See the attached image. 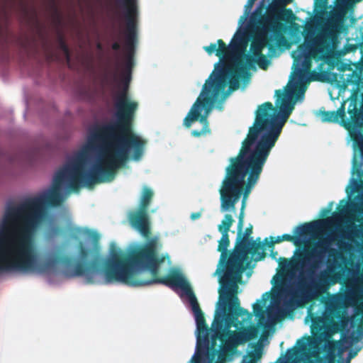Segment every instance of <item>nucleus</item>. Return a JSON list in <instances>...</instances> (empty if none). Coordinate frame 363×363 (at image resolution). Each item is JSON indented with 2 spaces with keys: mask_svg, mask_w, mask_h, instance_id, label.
I'll use <instances>...</instances> for the list:
<instances>
[{
  "mask_svg": "<svg viewBox=\"0 0 363 363\" xmlns=\"http://www.w3.org/2000/svg\"><path fill=\"white\" fill-rule=\"evenodd\" d=\"M291 0H247L238 27L227 45L218 39L203 47L208 55H216L218 60L202 85L201 91L183 120L189 128L199 121L203 128L191 134L199 137L210 132L207 118L214 108L223 104L234 90L244 89L250 83L251 71L257 67L265 69L271 58L277 56L276 48L286 46L284 20H289L292 11L286 9Z\"/></svg>",
  "mask_w": 363,
  "mask_h": 363,
  "instance_id": "f257e3e1",
  "label": "nucleus"
},
{
  "mask_svg": "<svg viewBox=\"0 0 363 363\" xmlns=\"http://www.w3.org/2000/svg\"><path fill=\"white\" fill-rule=\"evenodd\" d=\"M306 91H275V108L270 102L259 106L255 119L250 128L247 138L237 157L229 160L224 178L240 179L242 204L238 223V234L234 247L230 252L229 264L238 265L247 261L249 271L257 262L264 260V249L260 238L250 237L252 228L242 233L245 208L249 194L257 183L272 150L279 140L282 128L296 103L304 100Z\"/></svg>",
  "mask_w": 363,
  "mask_h": 363,
  "instance_id": "f03ea898",
  "label": "nucleus"
},
{
  "mask_svg": "<svg viewBox=\"0 0 363 363\" xmlns=\"http://www.w3.org/2000/svg\"><path fill=\"white\" fill-rule=\"evenodd\" d=\"M153 195L152 189L144 186L137 209L128 213L131 226L147 238V241L130 244L128 255L125 256L115 242H111L108 255L102 256L97 244L99 239L98 233L86 228H77L71 235L76 242L77 256L70 259L60 258L56 253L50 252L47 255L48 262L68 267L72 272L89 270L98 272H157L160 264L165 262L170 266L171 260L167 253L158 255L162 247L159 238H147L151 224L147 208Z\"/></svg>",
  "mask_w": 363,
  "mask_h": 363,
  "instance_id": "7ed1b4c3",
  "label": "nucleus"
},
{
  "mask_svg": "<svg viewBox=\"0 0 363 363\" xmlns=\"http://www.w3.org/2000/svg\"><path fill=\"white\" fill-rule=\"evenodd\" d=\"M143 274H89V284H121L138 287L154 284H162L172 289H181L189 298L191 310L196 323L198 335L196 353L203 357L207 363H213L216 355L220 351L224 354H233L238 345V333L230 330L231 327L242 328L248 325L252 315L249 311L224 312L216 311L212 328L206 323L197 298L190 284L184 274H167L159 277L160 274H150L151 278L144 279Z\"/></svg>",
  "mask_w": 363,
  "mask_h": 363,
  "instance_id": "20e7f679",
  "label": "nucleus"
},
{
  "mask_svg": "<svg viewBox=\"0 0 363 363\" xmlns=\"http://www.w3.org/2000/svg\"><path fill=\"white\" fill-rule=\"evenodd\" d=\"M359 184L353 177H351L345 187L346 196L337 203V211L333 212L330 217L301 224L293 230V243L298 246L307 245L311 240L310 235L316 237L332 226H335L336 229L342 226L340 228L338 235L340 239L337 242L340 251L335 252L333 263V267L339 269L337 272H340V268L335 261L337 253L339 252L343 255V252L346 253L340 247V242L352 240L356 230H362V228H357L356 223L363 220V192L359 195H354Z\"/></svg>",
  "mask_w": 363,
  "mask_h": 363,
  "instance_id": "39448f33",
  "label": "nucleus"
},
{
  "mask_svg": "<svg viewBox=\"0 0 363 363\" xmlns=\"http://www.w3.org/2000/svg\"><path fill=\"white\" fill-rule=\"evenodd\" d=\"M233 175L231 177L223 178L219 188L220 194V211L224 213V217L218 225V230L221 233V238L218 240V251L220 252L219 262L215 272H244L249 270L247 261L235 263L234 265L229 264L230 251L227 250L230 245L228 232L234 223V216L236 215L235 204L240 199V179L235 181ZM241 179V177H240Z\"/></svg>",
  "mask_w": 363,
  "mask_h": 363,
  "instance_id": "423d86ee",
  "label": "nucleus"
},
{
  "mask_svg": "<svg viewBox=\"0 0 363 363\" xmlns=\"http://www.w3.org/2000/svg\"><path fill=\"white\" fill-rule=\"evenodd\" d=\"M337 236L333 232L328 233L323 240H318L310 250L306 247L296 248L291 258L277 257V252L271 250L270 257L278 267L277 272H318L326 262V255Z\"/></svg>",
  "mask_w": 363,
  "mask_h": 363,
  "instance_id": "0eeeda50",
  "label": "nucleus"
},
{
  "mask_svg": "<svg viewBox=\"0 0 363 363\" xmlns=\"http://www.w3.org/2000/svg\"><path fill=\"white\" fill-rule=\"evenodd\" d=\"M312 276L307 274L289 275L291 282L288 290L289 298L284 301L283 307L277 306V312L280 316H286L288 312L304 306L315 296L328 291L330 286L325 276L318 275L317 281Z\"/></svg>",
  "mask_w": 363,
  "mask_h": 363,
  "instance_id": "6e6552de",
  "label": "nucleus"
},
{
  "mask_svg": "<svg viewBox=\"0 0 363 363\" xmlns=\"http://www.w3.org/2000/svg\"><path fill=\"white\" fill-rule=\"evenodd\" d=\"M345 103L336 111H323L320 114L323 122L339 123L348 131L349 142L352 140L353 157L352 160L351 177H354L357 164V151L363 156V108L358 110L355 104L348 106L349 118L345 116Z\"/></svg>",
  "mask_w": 363,
  "mask_h": 363,
  "instance_id": "1a4fd4ad",
  "label": "nucleus"
},
{
  "mask_svg": "<svg viewBox=\"0 0 363 363\" xmlns=\"http://www.w3.org/2000/svg\"><path fill=\"white\" fill-rule=\"evenodd\" d=\"M325 310L314 311L315 304L308 308L307 318L311 319L313 325L321 327L328 323L334 332L344 330L348 323V318L344 313L342 302L338 295H333L324 302Z\"/></svg>",
  "mask_w": 363,
  "mask_h": 363,
  "instance_id": "9d476101",
  "label": "nucleus"
},
{
  "mask_svg": "<svg viewBox=\"0 0 363 363\" xmlns=\"http://www.w3.org/2000/svg\"><path fill=\"white\" fill-rule=\"evenodd\" d=\"M220 275L218 281L219 300L217 303L218 313L248 311L240 306V300L237 296L238 282L240 281L243 274H214Z\"/></svg>",
  "mask_w": 363,
  "mask_h": 363,
  "instance_id": "9b49d317",
  "label": "nucleus"
},
{
  "mask_svg": "<svg viewBox=\"0 0 363 363\" xmlns=\"http://www.w3.org/2000/svg\"><path fill=\"white\" fill-rule=\"evenodd\" d=\"M354 238H363V220L358 221ZM355 249H353L350 241H341L340 247L346 252V255L339 252L337 253L335 261L340 268L339 272H363V240L353 242Z\"/></svg>",
  "mask_w": 363,
  "mask_h": 363,
  "instance_id": "f8f14e48",
  "label": "nucleus"
},
{
  "mask_svg": "<svg viewBox=\"0 0 363 363\" xmlns=\"http://www.w3.org/2000/svg\"><path fill=\"white\" fill-rule=\"evenodd\" d=\"M116 3L124 21V28L120 31L119 41H138L137 0H116Z\"/></svg>",
  "mask_w": 363,
  "mask_h": 363,
  "instance_id": "ddd939ff",
  "label": "nucleus"
},
{
  "mask_svg": "<svg viewBox=\"0 0 363 363\" xmlns=\"http://www.w3.org/2000/svg\"><path fill=\"white\" fill-rule=\"evenodd\" d=\"M296 274H274L271 281L273 285L272 291H267L263 294L262 299L257 300V302L253 304V313L256 317L259 318V320L264 318V306L269 298L274 303H277L279 301L282 294H286V296H289L288 290L291 282L289 275L294 276Z\"/></svg>",
  "mask_w": 363,
  "mask_h": 363,
  "instance_id": "4468645a",
  "label": "nucleus"
},
{
  "mask_svg": "<svg viewBox=\"0 0 363 363\" xmlns=\"http://www.w3.org/2000/svg\"><path fill=\"white\" fill-rule=\"evenodd\" d=\"M245 325L242 328H236L239 330L237 333L241 345L255 339L258 335L259 331L255 325Z\"/></svg>",
  "mask_w": 363,
  "mask_h": 363,
  "instance_id": "2eb2a0df",
  "label": "nucleus"
},
{
  "mask_svg": "<svg viewBox=\"0 0 363 363\" xmlns=\"http://www.w3.org/2000/svg\"><path fill=\"white\" fill-rule=\"evenodd\" d=\"M294 238L290 234H283L281 235L278 236H269V238H265L262 240L263 249H264V259L266 257L267 250L273 248V246L275 243H279L283 241H288L293 242Z\"/></svg>",
  "mask_w": 363,
  "mask_h": 363,
  "instance_id": "dca6fc26",
  "label": "nucleus"
},
{
  "mask_svg": "<svg viewBox=\"0 0 363 363\" xmlns=\"http://www.w3.org/2000/svg\"><path fill=\"white\" fill-rule=\"evenodd\" d=\"M308 275H324L330 286L335 285L339 279L345 277H363V274H308Z\"/></svg>",
  "mask_w": 363,
  "mask_h": 363,
  "instance_id": "f3484780",
  "label": "nucleus"
},
{
  "mask_svg": "<svg viewBox=\"0 0 363 363\" xmlns=\"http://www.w3.org/2000/svg\"><path fill=\"white\" fill-rule=\"evenodd\" d=\"M262 354V347L260 345H256L254 351L248 352V354L243 357L241 363H257V362L261 359Z\"/></svg>",
  "mask_w": 363,
  "mask_h": 363,
  "instance_id": "a211bd4d",
  "label": "nucleus"
},
{
  "mask_svg": "<svg viewBox=\"0 0 363 363\" xmlns=\"http://www.w3.org/2000/svg\"><path fill=\"white\" fill-rule=\"evenodd\" d=\"M359 156L362 159H363V156L359 154ZM354 179L359 183V186L357 189L354 195H359L360 193L363 192V172H360L358 170V164H357V169H355ZM363 206V204H362Z\"/></svg>",
  "mask_w": 363,
  "mask_h": 363,
  "instance_id": "6ab92c4d",
  "label": "nucleus"
},
{
  "mask_svg": "<svg viewBox=\"0 0 363 363\" xmlns=\"http://www.w3.org/2000/svg\"><path fill=\"white\" fill-rule=\"evenodd\" d=\"M60 229L58 227L54 226L50 224V228L45 232V238L48 239L53 238L60 234Z\"/></svg>",
  "mask_w": 363,
  "mask_h": 363,
  "instance_id": "aec40b11",
  "label": "nucleus"
},
{
  "mask_svg": "<svg viewBox=\"0 0 363 363\" xmlns=\"http://www.w3.org/2000/svg\"><path fill=\"white\" fill-rule=\"evenodd\" d=\"M361 313H362V319L360 321V323L357 326V333L358 335L354 336V335H352L351 337L354 342H358L360 339V337L363 335V306L361 308Z\"/></svg>",
  "mask_w": 363,
  "mask_h": 363,
  "instance_id": "412c9836",
  "label": "nucleus"
},
{
  "mask_svg": "<svg viewBox=\"0 0 363 363\" xmlns=\"http://www.w3.org/2000/svg\"><path fill=\"white\" fill-rule=\"evenodd\" d=\"M334 206V203L333 201L329 202L327 207L322 208L319 212V216L320 217H325L329 213H330L331 211L333 210Z\"/></svg>",
  "mask_w": 363,
  "mask_h": 363,
  "instance_id": "4be33fe9",
  "label": "nucleus"
},
{
  "mask_svg": "<svg viewBox=\"0 0 363 363\" xmlns=\"http://www.w3.org/2000/svg\"><path fill=\"white\" fill-rule=\"evenodd\" d=\"M201 216V212H194L191 213L190 218L192 220H195L196 219H199Z\"/></svg>",
  "mask_w": 363,
  "mask_h": 363,
  "instance_id": "5701e85b",
  "label": "nucleus"
},
{
  "mask_svg": "<svg viewBox=\"0 0 363 363\" xmlns=\"http://www.w3.org/2000/svg\"><path fill=\"white\" fill-rule=\"evenodd\" d=\"M296 351H293L292 352H291V350H289L287 351V359L288 360L292 359L294 357V356L296 355Z\"/></svg>",
  "mask_w": 363,
  "mask_h": 363,
  "instance_id": "b1692460",
  "label": "nucleus"
},
{
  "mask_svg": "<svg viewBox=\"0 0 363 363\" xmlns=\"http://www.w3.org/2000/svg\"><path fill=\"white\" fill-rule=\"evenodd\" d=\"M181 271H182V269L179 267H172V268L169 269V272L175 273V272H181Z\"/></svg>",
  "mask_w": 363,
  "mask_h": 363,
  "instance_id": "393cba45",
  "label": "nucleus"
},
{
  "mask_svg": "<svg viewBox=\"0 0 363 363\" xmlns=\"http://www.w3.org/2000/svg\"><path fill=\"white\" fill-rule=\"evenodd\" d=\"M337 344V342H333V341L330 342L328 343L329 350H333V349H334Z\"/></svg>",
  "mask_w": 363,
  "mask_h": 363,
  "instance_id": "a878e982",
  "label": "nucleus"
},
{
  "mask_svg": "<svg viewBox=\"0 0 363 363\" xmlns=\"http://www.w3.org/2000/svg\"><path fill=\"white\" fill-rule=\"evenodd\" d=\"M356 354H357V352H355L354 353H352V352H350V356L351 357H353L354 355H356Z\"/></svg>",
  "mask_w": 363,
  "mask_h": 363,
  "instance_id": "bb28decb",
  "label": "nucleus"
},
{
  "mask_svg": "<svg viewBox=\"0 0 363 363\" xmlns=\"http://www.w3.org/2000/svg\"><path fill=\"white\" fill-rule=\"evenodd\" d=\"M323 272L326 273V272H327V271H323ZM328 272H333V271H332V270H329V271H328Z\"/></svg>",
  "mask_w": 363,
  "mask_h": 363,
  "instance_id": "cd10ccee",
  "label": "nucleus"
},
{
  "mask_svg": "<svg viewBox=\"0 0 363 363\" xmlns=\"http://www.w3.org/2000/svg\"><path fill=\"white\" fill-rule=\"evenodd\" d=\"M292 363H298V362L294 359L292 360Z\"/></svg>",
  "mask_w": 363,
  "mask_h": 363,
  "instance_id": "c85d7f7f",
  "label": "nucleus"
},
{
  "mask_svg": "<svg viewBox=\"0 0 363 363\" xmlns=\"http://www.w3.org/2000/svg\"><path fill=\"white\" fill-rule=\"evenodd\" d=\"M247 275V277H250L252 275L251 273H249V274H246Z\"/></svg>",
  "mask_w": 363,
  "mask_h": 363,
  "instance_id": "c756f323",
  "label": "nucleus"
},
{
  "mask_svg": "<svg viewBox=\"0 0 363 363\" xmlns=\"http://www.w3.org/2000/svg\"><path fill=\"white\" fill-rule=\"evenodd\" d=\"M156 211V209L152 210V213H155Z\"/></svg>",
  "mask_w": 363,
  "mask_h": 363,
  "instance_id": "7c9ffc66",
  "label": "nucleus"
},
{
  "mask_svg": "<svg viewBox=\"0 0 363 363\" xmlns=\"http://www.w3.org/2000/svg\"><path fill=\"white\" fill-rule=\"evenodd\" d=\"M5 274H0V277L2 276V275H4Z\"/></svg>",
  "mask_w": 363,
  "mask_h": 363,
  "instance_id": "2f4dec72",
  "label": "nucleus"
},
{
  "mask_svg": "<svg viewBox=\"0 0 363 363\" xmlns=\"http://www.w3.org/2000/svg\"><path fill=\"white\" fill-rule=\"evenodd\" d=\"M329 363H335V362L333 361V362H329Z\"/></svg>",
  "mask_w": 363,
  "mask_h": 363,
  "instance_id": "473e14b6",
  "label": "nucleus"
}]
</instances>
